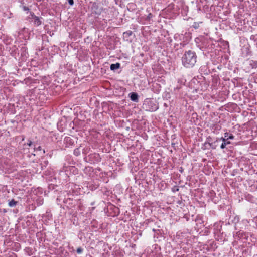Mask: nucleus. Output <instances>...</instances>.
<instances>
[{
    "instance_id": "nucleus-1",
    "label": "nucleus",
    "mask_w": 257,
    "mask_h": 257,
    "mask_svg": "<svg viewBox=\"0 0 257 257\" xmlns=\"http://www.w3.org/2000/svg\"><path fill=\"white\" fill-rule=\"evenodd\" d=\"M197 56L196 53L191 50L186 51L182 57V63L184 67L191 68L194 66L197 62Z\"/></svg>"
},
{
    "instance_id": "nucleus-2",
    "label": "nucleus",
    "mask_w": 257,
    "mask_h": 257,
    "mask_svg": "<svg viewBox=\"0 0 257 257\" xmlns=\"http://www.w3.org/2000/svg\"><path fill=\"white\" fill-rule=\"evenodd\" d=\"M142 107L146 111L153 112L159 108L158 104L153 99L147 98L143 104Z\"/></svg>"
},
{
    "instance_id": "nucleus-3",
    "label": "nucleus",
    "mask_w": 257,
    "mask_h": 257,
    "mask_svg": "<svg viewBox=\"0 0 257 257\" xmlns=\"http://www.w3.org/2000/svg\"><path fill=\"white\" fill-rule=\"evenodd\" d=\"M85 161L90 164H94L100 161V157L97 153H91L84 158Z\"/></svg>"
},
{
    "instance_id": "nucleus-4",
    "label": "nucleus",
    "mask_w": 257,
    "mask_h": 257,
    "mask_svg": "<svg viewBox=\"0 0 257 257\" xmlns=\"http://www.w3.org/2000/svg\"><path fill=\"white\" fill-rule=\"evenodd\" d=\"M18 36L20 39H23L27 40L29 39L30 33L28 29L26 28H23L18 33Z\"/></svg>"
},
{
    "instance_id": "nucleus-5",
    "label": "nucleus",
    "mask_w": 257,
    "mask_h": 257,
    "mask_svg": "<svg viewBox=\"0 0 257 257\" xmlns=\"http://www.w3.org/2000/svg\"><path fill=\"white\" fill-rule=\"evenodd\" d=\"M64 142L66 144V147H69L70 146H72L74 143L73 139L69 137H66L64 138Z\"/></svg>"
},
{
    "instance_id": "nucleus-6",
    "label": "nucleus",
    "mask_w": 257,
    "mask_h": 257,
    "mask_svg": "<svg viewBox=\"0 0 257 257\" xmlns=\"http://www.w3.org/2000/svg\"><path fill=\"white\" fill-rule=\"evenodd\" d=\"M129 97L131 100L135 102H138L139 101V96L138 94L136 92H131L129 94Z\"/></svg>"
},
{
    "instance_id": "nucleus-7",
    "label": "nucleus",
    "mask_w": 257,
    "mask_h": 257,
    "mask_svg": "<svg viewBox=\"0 0 257 257\" xmlns=\"http://www.w3.org/2000/svg\"><path fill=\"white\" fill-rule=\"evenodd\" d=\"M42 18H39V17H37L36 16H34L33 17V22L35 25L37 26H39L42 24V21H41Z\"/></svg>"
},
{
    "instance_id": "nucleus-8",
    "label": "nucleus",
    "mask_w": 257,
    "mask_h": 257,
    "mask_svg": "<svg viewBox=\"0 0 257 257\" xmlns=\"http://www.w3.org/2000/svg\"><path fill=\"white\" fill-rule=\"evenodd\" d=\"M27 48L25 46H22L21 48V53L22 57L27 58L28 56V52H27Z\"/></svg>"
},
{
    "instance_id": "nucleus-9",
    "label": "nucleus",
    "mask_w": 257,
    "mask_h": 257,
    "mask_svg": "<svg viewBox=\"0 0 257 257\" xmlns=\"http://www.w3.org/2000/svg\"><path fill=\"white\" fill-rule=\"evenodd\" d=\"M120 67V64L119 63H116L115 64H111L110 68L111 70L114 71L117 69H119Z\"/></svg>"
},
{
    "instance_id": "nucleus-10",
    "label": "nucleus",
    "mask_w": 257,
    "mask_h": 257,
    "mask_svg": "<svg viewBox=\"0 0 257 257\" xmlns=\"http://www.w3.org/2000/svg\"><path fill=\"white\" fill-rule=\"evenodd\" d=\"M219 142H220L219 141V140L218 139V138H217L215 141H214L212 143H211V149H216L217 146H218Z\"/></svg>"
},
{
    "instance_id": "nucleus-11",
    "label": "nucleus",
    "mask_w": 257,
    "mask_h": 257,
    "mask_svg": "<svg viewBox=\"0 0 257 257\" xmlns=\"http://www.w3.org/2000/svg\"><path fill=\"white\" fill-rule=\"evenodd\" d=\"M202 148L203 149H209L211 148V143H210L208 141H205L203 144V146Z\"/></svg>"
},
{
    "instance_id": "nucleus-12",
    "label": "nucleus",
    "mask_w": 257,
    "mask_h": 257,
    "mask_svg": "<svg viewBox=\"0 0 257 257\" xmlns=\"http://www.w3.org/2000/svg\"><path fill=\"white\" fill-rule=\"evenodd\" d=\"M228 133L226 132L224 133V137L217 138L219 140V141H222V142H225L226 140H227V137H228Z\"/></svg>"
},
{
    "instance_id": "nucleus-13",
    "label": "nucleus",
    "mask_w": 257,
    "mask_h": 257,
    "mask_svg": "<svg viewBox=\"0 0 257 257\" xmlns=\"http://www.w3.org/2000/svg\"><path fill=\"white\" fill-rule=\"evenodd\" d=\"M249 65L252 68H257V61L254 60H250L249 61Z\"/></svg>"
},
{
    "instance_id": "nucleus-14",
    "label": "nucleus",
    "mask_w": 257,
    "mask_h": 257,
    "mask_svg": "<svg viewBox=\"0 0 257 257\" xmlns=\"http://www.w3.org/2000/svg\"><path fill=\"white\" fill-rule=\"evenodd\" d=\"M202 47L200 48L201 49L203 50V48H207L209 46V45L208 44V41L206 40H204L202 42Z\"/></svg>"
},
{
    "instance_id": "nucleus-15",
    "label": "nucleus",
    "mask_w": 257,
    "mask_h": 257,
    "mask_svg": "<svg viewBox=\"0 0 257 257\" xmlns=\"http://www.w3.org/2000/svg\"><path fill=\"white\" fill-rule=\"evenodd\" d=\"M17 203L14 199H12L9 202V206L10 207H14L17 205Z\"/></svg>"
},
{
    "instance_id": "nucleus-16",
    "label": "nucleus",
    "mask_w": 257,
    "mask_h": 257,
    "mask_svg": "<svg viewBox=\"0 0 257 257\" xmlns=\"http://www.w3.org/2000/svg\"><path fill=\"white\" fill-rule=\"evenodd\" d=\"M72 200L70 198H66L64 200V203L65 204H68V205H70L72 204Z\"/></svg>"
},
{
    "instance_id": "nucleus-17",
    "label": "nucleus",
    "mask_w": 257,
    "mask_h": 257,
    "mask_svg": "<svg viewBox=\"0 0 257 257\" xmlns=\"http://www.w3.org/2000/svg\"><path fill=\"white\" fill-rule=\"evenodd\" d=\"M201 23H202V22H194L192 25V27L195 29H198L199 27L200 24Z\"/></svg>"
},
{
    "instance_id": "nucleus-18",
    "label": "nucleus",
    "mask_w": 257,
    "mask_h": 257,
    "mask_svg": "<svg viewBox=\"0 0 257 257\" xmlns=\"http://www.w3.org/2000/svg\"><path fill=\"white\" fill-rule=\"evenodd\" d=\"M38 205H41L43 203V199L41 197L39 198L37 200Z\"/></svg>"
},
{
    "instance_id": "nucleus-19",
    "label": "nucleus",
    "mask_w": 257,
    "mask_h": 257,
    "mask_svg": "<svg viewBox=\"0 0 257 257\" xmlns=\"http://www.w3.org/2000/svg\"><path fill=\"white\" fill-rule=\"evenodd\" d=\"M74 154L76 156H78L80 154V151L79 148H76L74 150Z\"/></svg>"
},
{
    "instance_id": "nucleus-20",
    "label": "nucleus",
    "mask_w": 257,
    "mask_h": 257,
    "mask_svg": "<svg viewBox=\"0 0 257 257\" xmlns=\"http://www.w3.org/2000/svg\"><path fill=\"white\" fill-rule=\"evenodd\" d=\"M25 250L28 253V254L29 256H30L32 254V253L31 252V249L30 248H29V247L26 248Z\"/></svg>"
},
{
    "instance_id": "nucleus-21",
    "label": "nucleus",
    "mask_w": 257,
    "mask_h": 257,
    "mask_svg": "<svg viewBox=\"0 0 257 257\" xmlns=\"http://www.w3.org/2000/svg\"><path fill=\"white\" fill-rule=\"evenodd\" d=\"M89 149H90L88 148L83 149L82 153L84 155H86L88 153V151H89Z\"/></svg>"
},
{
    "instance_id": "nucleus-22",
    "label": "nucleus",
    "mask_w": 257,
    "mask_h": 257,
    "mask_svg": "<svg viewBox=\"0 0 257 257\" xmlns=\"http://www.w3.org/2000/svg\"><path fill=\"white\" fill-rule=\"evenodd\" d=\"M234 136L231 134H230L229 135L228 134V137H227V140H233V139H234Z\"/></svg>"
},
{
    "instance_id": "nucleus-23",
    "label": "nucleus",
    "mask_w": 257,
    "mask_h": 257,
    "mask_svg": "<svg viewBox=\"0 0 257 257\" xmlns=\"http://www.w3.org/2000/svg\"><path fill=\"white\" fill-rule=\"evenodd\" d=\"M76 251L78 254H81L83 251V249L81 247H79L77 249Z\"/></svg>"
},
{
    "instance_id": "nucleus-24",
    "label": "nucleus",
    "mask_w": 257,
    "mask_h": 257,
    "mask_svg": "<svg viewBox=\"0 0 257 257\" xmlns=\"http://www.w3.org/2000/svg\"><path fill=\"white\" fill-rule=\"evenodd\" d=\"M242 223L245 225H247L249 223V221L247 219H244L242 221Z\"/></svg>"
},
{
    "instance_id": "nucleus-25",
    "label": "nucleus",
    "mask_w": 257,
    "mask_h": 257,
    "mask_svg": "<svg viewBox=\"0 0 257 257\" xmlns=\"http://www.w3.org/2000/svg\"><path fill=\"white\" fill-rule=\"evenodd\" d=\"M34 151H40L41 150V147L40 146H38L36 147L35 146H34Z\"/></svg>"
},
{
    "instance_id": "nucleus-26",
    "label": "nucleus",
    "mask_w": 257,
    "mask_h": 257,
    "mask_svg": "<svg viewBox=\"0 0 257 257\" xmlns=\"http://www.w3.org/2000/svg\"><path fill=\"white\" fill-rule=\"evenodd\" d=\"M226 145H225V143L222 142L220 145V148L221 149H223L226 147Z\"/></svg>"
},
{
    "instance_id": "nucleus-27",
    "label": "nucleus",
    "mask_w": 257,
    "mask_h": 257,
    "mask_svg": "<svg viewBox=\"0 0 257 257\" xmlns=\"http://www.w3.org/2000/svg\"><path fill=\"white\" fill-rule=\"evenodd\" d=\"M33 145V142L31 141H28V142L25 144V145H27L29 147H31Z\"/></svg>"
},
{
    "instance_id": "nucleus-28",
    "label": "nucleus",
    "mask_w": 257,
    "mask_h": 257,
    "mask_svg": "<svg viewBox=\"0 0 257 257\" xmlns=\"http://www.w3.org/2000/svg\"><path fill=\"white\" fill-rule=\"evenodd\" d=\"M68 2L70 5L72 6L74 4L73 0H68Z\"/></svg>"
},
{
    "instance_id": "nucleus-29",
    "label": "nucleus",
    "mask_w": 257,
    "mask_h": 257,
    "mask_svg": "<svg viewBox=\"0 0 257 257\" xmlns=\"http://www.w3.org/2000/svg\"><path fill=\"white\" fill-rule=\"evenodd\" d=\"M152 17V14L151 13H149L147 16V20H150Z\"/></svg>"
},
{
    "instance_id": "nucleus-30",
    "label": "nucleus",
    "mask_w": 257,
    "mask_h": 257,
    "mask_svg": "<svg viewBox=\"0 0 257 257\" xmlns=\"http://www.w3.org/2000/svg\"><path fill=\"white\" fill-rule=\"evenodd\" d=\"M3 54L2 45L0 44V56Z\"/></svg>"
},
{
    "instance_id": "nucleus-31",
    "label": "nucleus",
    "mask_w": 257,
    "mask_h": 257,
    "mask_svg": "<svg viewBox=\"0 0 257 257\" xmlns=\"http://www.w3.org/2000/svg\"><path fill=\"white\" fill-rule=\"evenodd\" d=\"M225 143V145L227 146V145L230 144L231 142L228 141V140H226V141L224 142Z\"/></svg>"
},
{
    "instance_id": "nucleus-32",
    "label": "nucleus",
    "mask_w": 257,
    "mask_h": 257,
    "mask_svg": "<svg viewBox=\"0 0 257 257\" xmlns=\"http://www.w3.org/2000/svg\"><path fill=\"white\" fill-rule=\"evenodd\" d=\"M242 234V233H241V232H240V231H238L237 232H236V236H237V235H238V236H239V235H240V234Z\"/></svg>"
},
{
    "instance_id": "nucleus-33",
    "label": "nucleus",
    "mask_w": 257,
    "mask_h": 257,
    "mask_svg": "<svg viewBox=\"0 0 257 257\" xmlns=\"http://www.w3.org/2000/svg\"><path fill=\"white\" fill-rule=\"evenodd\" d=\"M23 9H24V10H25V11H27V10H29L28 8V7H25V6L23 7Z\"/></svg>"
},
{
    "instance_id": "nucleus-34",
    "label": "nucleus",
    "mask_w": 257,
    "mask_h": 257,
    "mask_svg": "<svg viewBox=\"0 0 257 257\" xmlns=\"http://www.w3.org/2000/svg\"><path fill=\"white\" fill-rule=\"evenodd\" d=\"M205 66H201V67H200V70H201V71H202V70H203V68H205Z\"/></svg>"
},
{
    "instance_id": "nucleus-35",
    "label": "nucleus",
    "mask_w": 257,
    "mask_h": 257,
    "mask_svg": "<svg viewBox=\"0 0 257 257\" xmlns=\"http://www.w3.org/2000/svg\"><path fill=\"white\" fill-rule=\"evenodd\" d=\"M63 172V170H61V171H60V173H60V174H61V173H62Z\"/></svg>"
},
{
    "instance_id": "nucleus-36",
    "label": "nucleus",
    "mask_w": 257,
    "mask_h": 257,
    "mask_svg": "<svg viewBox=\"0 0 257 257\" xmlns=\"http://www.w3.org/2000/svg\"><path fill=\"white\" fill-rule=\"evenodd\" d=\"M153 231L155 232L156 230H155V229H153Z\"/></svg>"
},
{
    "instance_id": "nucleus-37",
    "label": "nucleus",
    "mask_w": 257,
    "mask_h": 257,
    "mask_svg": "<svg viewBox=\"0 0 257 257\" xmlns=\"http://www.w3.org/2000/svg\"><path fill=\"white\" fill-rule=\"evenodd\" d=\"M63 170H64V172H66L65 168H64Z\"/></svg>"
}]
</instances>
